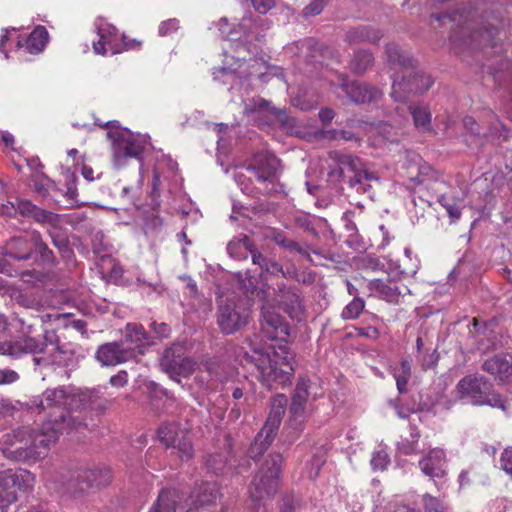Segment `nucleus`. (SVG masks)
<instances>
[{"mask_svg": "<svg viewBox=\"0 0 512 512\" xmlns=\"http://www.w3.org/2000/svg\"><path fill=\"white\" fill-rule=\"evenodd\" d=\"M343 89L349 99L356 104L377 102L382 97L379 89L360 81L343 84Z\"/></svg>", "mask_w": 512, "mask_h": 512, "instance_id": "nucleus-23", "label": "nucleus"}, {"mask_svg": "<svg viewBox=\"0 0 512 512\" xmlns=\"http://www.w3.org/2000/svg\"><path fill=\"white\" fill-rule=\"evenodd\" d=\"M77 195H78V191H77L74 181L69 182L67 184V189L64 194V196L67 199V202L70 205H73L75 202H77Z\"/></svg>", "mask_w": 512, "mask_h": 512, "instance_id": "nucleus-60", "label": "nucleus"}, {"mask_svg": "<svg viewBox=\"0 0 512 512\" xmlns=\"http://www.w3.org/2000/svg\"><path fill=\"white\" fill-rule=\"evenodd\" d=\"M276 297L279 305L283 307L290 317L298 318L302 314V299L296 288L279 284L276 290Z\"/></svg>", "mask_w": 512, "mask_h": 512, "instance_id": "nucleus-25", "label": "nucleus"}, {"mask_svg": "<svg viewBox=\"0 0 512 512\" xmlns=\"http://www.w3.org/2000/svg\"><path fill=\"white\" fill-rule=\"evenodd\" d=\"M33 189L43 199L47 200L49 204L58 203L56 196L60 192L55 183L48 178L33 180Z\"/></svg>", "mask_w": 512, "mask_h": 512, "instance_id": "nucleus-35", "label": "nucleus"}, {"mask_svg": "<svg viewBox=\"0 0 512 512\" xmlns=\"http://www.w3.org/2000/svg\"><path fill=\"white\" fill-rule=\"evenodd\" d=\"M482 369L503 383L512 381V355L497 354L484 361Z\"/></svg>", "mask_w": 512, "mask_h": 512, "instance_id": "nucleus-24", "label": "nucleus"}, {"mask_svg": "<svg viewBox=\"0 0 512 512\" xmlns=\"http://www.w3.org/2000/svg\"><path fill=\"white\" fill-rule=\"evenodd\" d=\"M319 118L324 123H330L334 118V111L329 108L322 109L319 112Z\"/></svg>", "mask_w": 512, "mask_h": 512, "instance_id": "nucleus-64", "label": "nucleus"}, {"mask_svg": "<svg viewBox=\"0 0 512 512\" xmlns=\"http://www.w3.org/2000/svg\"><path fill=\"white\" fill-rule=\"evenodd\" d=\"M196 362L185 356V350L182 345L174 344L167 348L160 360V366L163 371L173 375H189L195 369Z\"/></svg>", "mask_w": 512, "mask_h": 512, "instance_id": "nucleus-12", "label": "nucleus"}, {"mask_svg": "<svg viewBox=\"0 0 512 512\" xmlns=\"http://www.w3.org/2000/svg\"><path fill=\"white\" fill-rule=\"evenodd\" d=\"M32 252V233L29 237H14L4 247V255L18 261L30 259Z\"/></svg>", "mask_w": 512, "mask_h": 512, "instance_id": "nucleus-27", "label": "nucleus"}, {"mask_svg": "<svg viewBox=\"0 0 512 512\" xmlns=\"http://www.w3.org/2000/svg\"><path fill=\"white\" fill-rule=\"evenodd\" d=\"M364 308L365 301L360 297H354V299L342 310L341 317L344 320L356 319L363 312Z\"/></svg>", "mask_w": 512, "mask_h": 512, "instance_id": "nucleus-45", "label": "nucleus"}, {"mask_svg": "<svg viewBox=\"0 0 512 512\" xmlns=\"http://www.w3.org/2000/svg\"><path fill=\"white\" fill-rule=\"evenodd\" d=\"M60 419L62 422H59L57 419L50 420L40 430L22 428L25 430L30 447H32L34 461L44 458L50 446L58 440L59 433L64 428L63 424L66 421V415L61 413Z\"/></svg>", "mask_w": 512, "mask_h": 512, "instance_id": "nucleus-10", "label": "nucleus"}, {"mask_svg": "<svg viewBox=\"0 0 512 512\" xmlns=\"http://www.w3.org/2000/svg\"><path fill=\"white\" fill-rule=\"evenodd\" d=\"M425 512H448L443 503L436 497L426 493L423 495Z\"/></svg>", "mask_w": 512, "mask_h": 512, "instance_id": "nucleus-48", "label": "nucleus"}, {"mask_svg": "<svg viewBox=\"0 0 512 512\" xmlns=\"http://www.w3.org/2000/svg\"><path fill=\"white\" fill-rule=\"evenodd\" d=\"M280 160L270 152H258L247 167L259 182H272L280 172Z\"/></svg>", "mask_w": 512, "mask_h": 512, "instance_id": "nucleus-16", "label": "nucleus"}, {"mask_svg": "<svg viewBox=\"0 0 512 512\" xmlns=\"http://www.w3.org/2000/svg\"><path fill=\"white\" fill-rule=\"evenodd\" d=\"M180 499L178 491L163 489L149 512H176Z\"/></svg>", "mask_w": 512, "mask_h": 512, "instance_id": "nucleus-31", "label": "nucleus"}, {"mask_svg": "<svg viewBox=\"0 0 512 512\" xmlns=\"http://www.w3.org/2000/svg\"><path fill=\"white\" fill-rule=\"evenodd\" d=\"M119 342L124 348L131 350V357L133 359L142 355L146 347L154 344L152 337H150L145 328L138 323L126 324L123 337Z\"/></svg>", "mask_w": 512, "mask_h": 512, "instance_id": "nucleus-17", "label": "nucleus"}, {"mask_svg": "<svg viewBox=\"0 0 512 512\" xmlns=\"http://www.w3.org/2000/svg\"><path fill=\"white\" fill-rule=\"evenodd\" d=\"M272 276L281 275L284 278H294V272L291 270H284L283 267L275 260L269 259L262 270Z\"/></svg>", "mask_w": 512, "mask_h": 512, "instance_id": "nucleus-46", "label": "nucleus"}, {"mask_svg": "<svg viewBox=\"0 0 512 512\" xmlns=\"http://www.w3.org/2000/svg\"><path fill=\"white\" fill-rule=\"evenodd\" d=\"M282 462L280 454H271L267 457L249 487V495L253 502H260L276 493Z\"/></svg>", "mask_w": 512, "mask_h": 512, "instance_id": "nucleus-6", "label": "nucleus"}, {"mask_svg": "<svg viewBox=\"0 0 512 512\" xmlns=\"http://www.w3.org/2000/svg\"><path fill=\"white\" fill-rule=\"evenodd\" d=\"M131 354L129 348H124L119 341H113L100 345L95 358L102 366H115L133 360Z\"/></svg>", "mask_w": 512, "mask_h": 512, "instance_id": "nucleus-20", "label": "nucleus"}, {"mask_svg": "<svg viewBox=\"0 0 512 512\" xmlns=\"http://www.w3.org/2000/svg\"><path fill=\"white\" fill-rule=\"evenodd\" d=\"M456 398L473 406L488 405L506 410L505 401L495 392L493 385L484 376L469 374L455 386Z\"/></svg>", "mask_w": 512, "mask_h": 512, "instance_id": "nucleus-5", "label": "nucleus"}, {"mask_svg": "<svg viewBox=\"0 0 512 512\" xmlns=\"http://www.w3.org/2000/svg\"><path fill=\"white\" fill-rule=\"evenodd\" d=\"M501 467L507 473L512 475V448H507L501 455Z\"/></svg>", "mask_w": 512, "mask_h": 512, "instance_id": "nucleus-56", "label": "nucleus"}, {"mask_svg": "<svg viewBox=\"0 0 512 512\" xmlns=\"http://www.w3.org/2000/svg\"><path fill=\"white\" fill-rule=\"evenodd\" d=\"M217 496L218 488L215 483H202L193 489L182 509L184 512H198L200 507L214 503Z\"/></svg>", "mask_w": 512, "mask_h": 512, "instance_id": "nucleus-21", "label": "nucleus"}, {"mask_svg": "<svg viewBox=\"0 0 512 512\" xmlns=\"http://www.w3.org/2000/svg\"><path fill=\"white\" fill-rule=\"evenodd\" d=\"M415 127L422 132L431 130V113L423 106H409Z\"/></svg>", "mask_w": 512, "mask_h": 512, "instance_id": "nucleus-39", "label": "nucleus"}, {"mask_svg": "<svg viewBox=\"0 0 512 512\" xmlns=\"http://www.w3.org/2000/svg\"><path fill=\"white\" fill-rule=\"evenodd\" d=\"M3 455L14 461H34L32 447L25 434V430L18 429L13 434H7L4 446L1 448Z\"/></svg>", "mask_w": 512, "mask_h": 512, "instance_id": "nucleus-15", "label": "nucleus"}, {"mask_svg": "<svg viewBox=\"0 0 512 512\" xmlns=\"http://www.w3.org/2000/svg\"><path fill=\"white\" fill-rule=\"evenodd\" d=\"M329 161L328 177L332 181H339L346 171L354 173V176L348 181L351 187L361 184L362 179L378 180L373 173L365 168L364 163L357 156L332 151L329 153Z\"/></svg>", "mask_w": 512, "mask_h": 512, "instance_id": "nucleus-8", "label": "nucleus"}, {"mask_svg": "<svg viewBox=\"0 0 512 512\" xmlns=\"http://www.w3.org/2000/svg\"><path fill=\"white\" fill-rule=\"evenodd\" d=\"M48 40V31L44 26H37L26 40V49L31 54L40 53Z\"/></svg>", "mask_w": 512, "mask_h": 512, "instance_id": "nucleus-36", "label": "nucleus"}, {"mask_svg": "<svg viewBox=\"0 0 512 512\" xmlns=\"http://www.w3.org/2000/svg\"><path fill=\"white\" fill-rule=\"evenodd\" d=\"M18 323L20 336L16 340L0 342V355L18 359L27 354H39L46 350L48 345H55L60 353L65 351L56 343V335L53 331H45L43 338L34 337V323H28L25 319L19 318Z\"/></svg>", "mask_w": 512, "mask_h": 512, "instance_id": "nucleus-3", "label": "nucleus"}, {"mask_svg": "<svg viewBox=\"0 0 512 512\" xmlns=\"http://www.w3.org/2000/svg\"><path fill=\"white\" fill-rule=\"evenodd\" d=\"M53 244L61 251L67 252L69 251L68 240L65 237H55L52 236Z\"/></svg>", "mask_w": 512, "mask_h": 512, "instance_id": "nucleus-63", "label": "nucleus"}, {"mask_svg": "<svg viewBox=\"0 0 512 512\" xmlns=\"http://www.w3.org/2000/svg\"><path fill=\"white\" fill-rule=\"evenodd\" d=\"M150 328L154 331L158 338H167L170 335V327L164 323H158L153 321L150 325Z\"/></svg>", "mask_w": 512, "mask_h": 512, "instance_id": "nucleus-55", "label": "nucleus"}, {"mask_svg": "<svg viewBox=\"0 0 512 512\" xmlns=\"http://www.w3.org/2000/svg\"><path fill=\"white\" fill-rule=\"evenodd\" d=\"M382 37V34L369 26H360L349 30L346 33L345 40L349 44H360L364 42H378Z\"/></svg>", "mask_w": 512, "mask_h": 512, "instance_id": "nucleus-32", "label": "nucleus"}, {"mask_svg": "<svg viewBox=\"0 0 512 512\" xmlns=\"http://www.w3.org/2000/svg\"><path fill=\"white\" fill-rule=\"evenodd\" d=\"M248 310L240 304L228 301L219 307L218 325L225 334H232L247 324Z\"/></svg>", "mask_w": 512, "mask_h": 512, "instance_id": "nucleus-13", "label": "nucleus"}, {"mask_svg": "<svg viewBox=\"0 0 512 512\" xmlns=\"http://www.w3.org/2000/svg\"><path fill=\"white\" fill-rule=\"evenodd\" d=\"M179 29V21L177 19H169L166 21L161 22L159 25V35L160 36H167L172 34L173 32H176Z\"/></svg>", "mask_w": 512, "mask_h": 512, "instance_id": "nucleus-50", "label": "nucleus"}, {"mask_svg": "<svg viewBox=\"0 0 512 512\" xmlns=\"http://www.w3.org/2000/svg\"><path fill=\"white\" fill-rule=\"evenodd\" d=\"M385 53L391 69L402 73L401 77L393 75L391 96L396 101H404L410 94L423 93L431 88L432 78L417 71L412 58L402 52L398 45L388 44Z\"/></svg>", "mask_w": 512, "mask_h": 512, "instance_id": "nucleus-1", "label": "nucleus"}, {"mask_svg": "<svg viewBox=\"0 0 512 512\" xmlns=\"http://www.w3.org/2000/svg\"><path fill=\"white\" fill-rule=\"evenodd\" d=\"M160 442L166 447L172 449L182 460H189L193 456V446L190 434L182 429L176 423H167L159 427L157 431Z\"/></svg>", "mask_w": 512, "mask_h": 512, "instance_id": "nucleus-11", "label": "nucleus"}, {"mask_svg": "<svg viewBox=\"0 0 512 512\" xmlns=\"http://www.w3.org/2000/svg\"><path fill=\"white\" fill-rule=\"evenodd\" d=\"M128 382V374L126 371H119L116 375L110 378V384L114 387H124Z\"/></svg>", "mask_w": 512, "mask_h": 512, "instance_id": "nucleus-59", "label": "nucleus"}, {"mask_svg": "<svg viewBox=\"0 0 512 512\" xmlns=\"http://www.w3.org/2000/svg\"><path fill=\"white\" fill-rule=\"evenodd\" d=\"M111 479L112 474L107 467L85 470L78 476L79 490L85 492L88 489L105 487Z\"/></svg>", "mask_w": 512, "mask_h": 512, "instance_id": "nucleus-26", "label": "nucleus"}, {"mask_svg": "<svg viewBox=\"0 0 512 512\" xmlns=\"http://www.w3.org/2000/svg\"><path fill=\"white\" fill-rule=\"evenodd\" d=\"M420 438V431L416 426H410L409 437L402 438L397 443L398 451L403 455H413L419 452L418 442Z\"/></svg>", "mask_w": 512, "mask_h": 512, "instance_id": "nucleus-38", "label": "nucleus"}, {"mask_svg": "<svg viewBox=\"0 0 512 512\" xmlns=\"http://www.w3.org/2000/svg\"><path fill=\"white\" fill-rule=\"evenodd\" d=\"M31 217L34 218L37 222L50 223L55 220L56 215L36 206Z\"/></svg>", "mask_w": 512, "mask_h": 512, "instance_id": "nucleus-53", "label": "nucleus"}, {"mask_svg": "<svg viewBox=\"0 0 512 512\" xmlns=\"http://www.w3.org/2000/svg\"><path fill=\"white\" fill-rule=\"evenodd\" d=\"M412 374L411 362L407 359H403L400 363V367L395 369L393 376L396 380V387L400 394L407 392V384Z\"/></svg>", "mask_w": 512, "mask_h": 512, "instance_id": "nucleus-40", "label": "nucleus"}, {"mask_svg": "<svg viewBox=\"0 0 512 512\" xmlns=\"http://www.w3.org/2000/svg\"><path fill=\"white\" fill-rule=\"evenodd\" d=\"M418 466L422 473L431 479L442 478L446 475L447 459L446 453L441 448H433L422 457Z\"/></svg>", "mask_w": 512, "mask_h": 512, "instance_id": "nucleus-22", "label": "nucleus"}, {"mask_svg": "<svg viewBox=\"0 0 512 512\" xmlns=\"http://www.w3.org/2000/svg\"><path fill=\"white\" fill-rule=\"evenodd\" d=\"M97 34L99 35V40L93 42V50L96 54L105 55V46L112 43V38L116 36L117 29L103 20H99L97 22Z\"/></svg>", "mask_w": 512, "mask_h": 512, "instance_id": "nucleus-34", "label": "nucleus"}, {"mask_svg": "<svg viewBox=\"0 0 512 512\" xmlns=\"http://www.w3.org/2000/svg\"><path fill=\"white\" fill-rule=\"evenodd\" d=\"M359 267L363 270L376 272L382 270L384 265L378 258L367 255L359 260Z\"/></svg>", "mask_w": 512, "mask_h": 512, "instance_id": "nucleus-49", "label": "nucleus"}, {"mask_svg": "<svg viewBox=\"0 0 512 512\" xmlns=\"http://www.w3.org/2000/svg\"><path fill=\"white\" fill-rule=\"evenodd\" d=\"M373 55L367 50H359L354 53L350 62V68L357 74L364 73L373 64Z\"/></svg>", "mask_w": 512, "mask_h": 512, "instance_id": "nucleus-41", "label": "nucleus"}, {"mask_svg": "<svg viewBox=\"0 0 512 512\" xmlns=\"http://www.w3.org/2000/svg\"><path fill=\"white\" fill-rule=\"evenodd\" d=\"M33 250H35L41 257L44 263L53 264L55 257L53 252L48 248L46 243L42 241V238L38 232H32Z\"/></svg>", "mask_w": 512, "mask_h": 512, "instance_id": "nucleus-43", "label": "nucleus"}, {"mask_svg": "<svg viewBox=\"0 0 512 512\" xmlns=\"http://www.w3.org/2000/svg\"><path fill=\"white\" fill-rule=\"evenodd\" d=\"M367 288L372 294L393 304H398L402 296L410 293L407 286L398 285L392 278L370 280Z\"/></svg>", "mask_w": 512, "mask_h": 512, "instance_id": "nucleus-19", "label": "nucleus"}, {"mask_svg": "<svg viewBox=\"0 0 512 512\" xmlns=\"http://www.w3.org/2000/svg\"><path fill=\"white\" fill-rule=\"evenodd\" d=\"M35 483L34 475L27 470L11 469L0 471V512H6L17 498L16 490H31Z\"/></svg>", "mask_w": 512, "mask_h": 512, "instance_id": "nucleus-9", "label": "nucleus"}, {"mask_svg": "<svg viewBox=\"0 0 512 512\" xmlns=\"http://www.w3.org/2000/svg\"><path fill=\"white\" fill-rule=\"evenodd\" d=\"M260 324L261 329L259 336L261 337V340L271 341L284 338L288 335L287 324L278 313L271 309H262Z\"/></svg>", "mask_w": 512, "mask_h": 512, "instance_id": "nucleus-18", "label": "nucleus"}, {"mask_svg": "<svg viewBox=\"0 0 512 512\" xmlns=\"http://www.w3.org/2000/svg\"><path fill=\"white\" fill-rule=\"evenodd\" d=\"M247 344L250 350L244 352V359L257 369V377L264 385L271 388L275 383L282 385L290 383L294 371L291 365L293 355L287 352L285 346H280L279 350L285 354L282 365H285L288 368L287 370L278 367V362L272 358V354L276 357L278 352L272 351L270 346L261 345L258 347L251 339L247 340Z\"/></svg>", "mask_w": 512, "mask_h": 512, "instance_id": "nucleus-2", "label": "nucleus"}, {"mask_svg": "<svg viewBox=\"0 0 512 512\" xmlns=\"http://www.w3.org/2000/svg\"><path fill=\"white\" fill-rule=\"evenodd\" d=\"M237 245L242 246L245 250L250 252L252 263L259 266L262 271L269 259L266 256H264L261 252L255 249L254 244L249 239V237L246 235H242L237 242L230 241L228 243L227 250L231 255H233L234 248Z\"/></svg>", "mask_w": 512, "mask_h": 512, "instance_id": "nucleus-33", "label": "nucleus"}, {"mask_svg": "<svg viewBox=\"0 0 512 512\" xmlns=\"http://www.w3.org/2000/svg\"><path fill=\"white\" fill-rule=\"evenodd\" d=\"M284 248L289 250V251L298 252L299 254H301V255L307 257L308 259H310V256H309L308 252L305 249H303L301 247V245L298 242H296V241H293V240L290 239L288 242H286V245H285Z\"/></svg>", "mask_w": 512, "mask_h": 512, "instance_id": "nucleus-61", "label": "nucleus"}, {"mask_svg": "<svg viewBox=\"0 0 512 512\" xmlns=\"http://www.w3.org/2000/svg\"><path fill=\"white\" fill-rule=\"evenodd\" d=\"M19 375L16 371L11 369H0V385H7L16 382Z\"/></svg>", "mask_w": 512, "mask_h": 512, "instance_id": "nucleus-54", "label": "nucleus"}, {"mask_svg": "<svg viewBox=\"0 0 512 512\" xmlns=\"http://www.w3.org/2000/svg\"><path fill=\"white\" fill-rule=\"evenodd\" d=\"M227 465V457L223 453L209 454L205 460L207 470L214 474H219L224 471Z\"/></svg>", "mask_w": 512, "mask_h": 512, "instance_id": "nucleus-44", "label": "nucleus"}, {"mask_svg": "<svg viewBox=\"0 0 512 512\" xmlns=\"http://www.w3.org/2000/svg\"><path fill=\"white\" fill-rule=\"evenodd\" d=\"M251 2L256 11L265 14L274 7L276 0H251Z\"/></svg>", "mask_w": 512, "mask_h": 512, "instance_id": "nucleus-57", "label": "nucleus"}, {"mask_svg": "<svg viewBox=\"0 0 512 512\" xmlns=\"http://www.w3.org/2000/svg\"><path fill=\"white\" fill-rule=\"evenodd\" d=\"M325 0H312V2L303 9V16L319 15L324 8Z\"/></svg>", "mask_w": 512, "mask_h": 512, "instance_id": "nucleus-51", "label": "nucleus"}, {"mask_svg": "<svg viewBox=\"0 0 512 512\" xmlns=\"http://www.w3.org/2000/svg\"><path fill=\"white\" fill-rule=\"evenodd\" d=\"M388 275L396 277L414 276L419 269V260L413 255L410 248H405L404 258L398 262H390L388 267Z\"/></svg>", "mask_w": 512, "mask_h": 512, "instance_id": "nucleus-28", "label": "nucleus"}, {"mask_svg": "<svg viewBox=\"0 0 512 512\" xmlns=\"http://www.w3.org/2000/svg\"><path fill=\"white\" fill-rule=\"evenodd\" d=\"M112 140L113 163L120 168L131 158H138L145 149L146 139L128 129H115L107 132Z\"/></svg>", "mask_w": 512, "mask_h": 512, "instance_id": "nucleus-7", "label": "nucleus"}, {"mask_svg": "<svg viewBox=\"0 0 512 512\" xmlns=\"http://www.w3.org/2000/svg\"><path fill=\"white\" fill-rule=\"evenodd\" d=\"M287 405V398L283 394H279L272 399L271 410L267 417V420L262 427L264 432L270 434H277L279 426L281 424L285 408Z\"/></svg>", "mask_w": 512, "mask_h": 512, "instance_id": "nucleus-29", "label": "nucleus"}, {"mask_svg": "<svg viewBox=\"0 0 512 512\" xmlns=\"http://www.w3.org/2000/svg\"><path fill=\"white\" fill-rule=\"evenodd\" d=\"M390 463V458L388 453L381 449L378 451H375L371 458V466L373 470H380L383 471L387 468V466Z\"/></svg>", "mask_w": 512, "mask_h": 512, "instance_id": "nucleus-47", "label": "nucleus"}, {"mask_svg": "<svg viewBox=\"0 0 512 512\" xmlns=\"http://www.w3.org/2000/svg\"><path fill=\"white\" fill-rule=\"evenodd\" d=\"M275 436V434L264 432L262 428L248 450L249 457L252 459L259 458L271 445Z\"/></svg>", "mask_w": 512, "mask_h": 512, "instance_id": "nucleus-37", "label": "nucleus"}, {"mask_svg": "<svg viewBox=\"0 0 512 512\" xmlns=\"http://www.w3.org/2000/svg\"><path fill=\"white\" fill-rule=\"evenodd\" d=\"M309 397V381L301 379L298 381L292 396L290 405L289 425L294 430L293 438H297L303 430L306 419L305 407Z\"/></svg>", "mask_w": 512, "mask_h": 512, "instance_id": "nucleus-14", "label": "nucleus"}, {"mask_svg": "<svg viewBox=\"0 0 512 512\" xmlns=\"http://www.w3.org/2000/svg\"><path fill=\"white\" fill-rule=\"evenodd\" d=\"M358 334L373 340L379 337L378 329L372 326L360 328Z\"/></svg>", "mask_w": 512, "mask_h": 512, "instance_id": "nucleus-62", "label": "nucleus"}, {"mask_svg": "<svg viewBox=\"0 0 512 512\" xmlns=\"http://www.w3.org/2000/svg\"><path fill=\"white\" fill-rule=\"evenodd\" d=\"M35 208L36 205L28 200H17L16 206L12 202H8L6 205H3L1 213L12 215L13 213L19 211L20 214L31 217Z\"/></svg>", "mask_w": 512, "mask_h": 512, "instance_id": "nucleus-42", "label": "nucleus"}, {"mask_svg": "<svg viewBox=\"0 0 512 512\" xmlns=\"http://www.w3.org/2000/svg\"><path fill=\"white\" fill-rule=\"evenodd\" d=\"M71 391L66 387L47 389L40 400L39 406L42 410L51 407H62L68 403Z\"/></svg>", "mask_w": 512, "mask_h": 512, "instance_id": "nucleus-30", "label": "nucleus"}, {"mask_svg": "<svg viewBox=\"0 0 512 512\" xmlns=\"http://www.w3.org/2000/svg\"><path fill=\"white\" fill-rule=\"evenodd\" d=\"M463 125L465 129L471 134V136H480L479 125L477 124L473 117H465L463 119Z\"/></svg>", "mask_w": 512, "mask_h": 512, "instance_id": "nucleus-58", "label": "nucleus"}, {"mask_svg": "<svg viewBox=\"0 0 512 512\" xmlns=\"http://www.w3.org/2000/svg\"><path fill=\"white\" fill-rule=\"evenodd\" d=\"M439 203L445 208L450 218L458 220L461 216L460 208L456 204L449 203L445 196L439 198Z\"/></svg>", "mask_w": 512, "mask_h": 512, "instance_id": "nucleus-52", "label": "nucleus"}, {"mask_svg": "<svg viewBox=\"0 0 512 512\" xmlns=\"http://www.w3.org/2000/svg\"><path fill=\"white\" fill-rule=\"evenodd\" d=\"M435 20L445 23L446 20L455 23L458 30L453 31L450 36L451 42L465 44L472 47H479L482 42H491L497 34V27L489 24L479 30L474 29V16L471 11L455 10L451 13L433 15Z\"/></svg>", "mask_w": 512, "mask_h": 512, "instance_id": "nucleus-4", "label": "nucleus"}]
</instances>
